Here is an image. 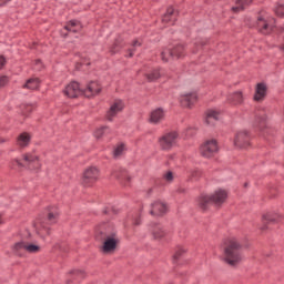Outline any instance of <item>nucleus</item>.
I'll return each mask as SVG.
<instances>
[{
  "label": "nucleus",
  "instance_id": "nucleus-1",
  "mask_svg": "<svg viewBox=\"0 0 284 284\" xmlns=\"http://www.w3.org/2000/svg\"><path fill=\"white\" fill-rule=\"evenodd\" d=\"M241 242L235 236H231L223 242V256L225 263L229 265H239L243 261V255H241Z\"/></svg>",
  "mask_w": 284,
  "mask_h": 284
},
{
  "label": "nucleus",
  "instance_id": "nucleus-2",
  "mask_svg": "<svg viewBox=\"0 0 284 284\" xmlns=\"http://www.w3.org/2000/svg\"><path fill=\"white\" fill-rule=\"evenodd\" d=\"M225 201H227V191L217 189L211 194L201 195L199 199V205L202 210H206L210 203L215 205V207H221Z\"/></svg>",
  "mask_w": 284,
  "mask_h": 284
},
{
  "label": "nucleus",
  "instance_id": "nucleus-3",
  "mask_svg": "<svg viewBox=\"0 0 284 284\" xmlns=\"http://www.w3.org/2000/svg\"><path fill=\"white\" fill-rule=\"evenodd\" d=\"M102 246L100 247L102 254H114L116 252V247H119V235L116 233L111 232L104 234L102 239Z\"/></svg>",
  "mask_w": 284,
  "mask_h": 284
},
{
  "label": "nucleus",
  "instance_id": "nucleus-4",
  "mask_svg": "<svg viewBox=\"0 0 284 284\" xmlns=\"http://www.w3.org/2000/svg\"><path fill=\"white\" fill-rule=\"evenodd\" d=\"M276 26V20L270 17L267 13H261L256 21V29L261 34H270L274 27Z\"/></svg>",
  "mask_w": 284,
  "mask_h": 284
},
{
  "label": "nucleus",
  "instance_id": "nucleus-5",
  "mask_svg": "<svg viewBox=\"0 0 284 284\" xmlns=\"http://www.w3.org/2000/svg\"><path fill=\"white\" fill-rule=\"evenodd\" d=\"M251 140L252 136L250 135V131L240 130L235 133V136L233 139V145L237 150H247Z\"/></svg>",
  "mask_w": 284,
  "mask_h": 284
},
{
  "label": "nucleus",
  "instance_id": "nucleus-6",
  "mask_svg": "<svg viewBox=\"0 0 284 284\" xmlns=\"http://www.w3.org/2000/svg\"><path fill=\"white\" fill-rule=\"evenodd\" d=\"M178 139H179V133H176V131L165 133L159 139L160 148L162 150H172V148L176 145Z\"/></svg>",
  "mask_w": 284,
  "mask_h": 284
},
{
  "label": "nucleus",
  "instance_id": "nucleus-7",
  "mask_svg": "<svg viewBox=\"0 0 284 284\" xmlns=\"http://www.w3.org/2000/svg\"><path fill=\"white\" fill-rule=\"evenodd\" d=\"M99 181V169L94 166L88 168L82 175V185L90 187V185H94Z\"/></svg>",
  "mask_w": 284,
  "mask_h": 284
},
{
  "label": "nucleus",
  "instance_id": "nucleus-8",
  "mask_svg": "<svg viewBox=\"0 0 284 284\" xmlns=\"http://www.w3.org/2000/svg\"><path fill=\"white\" fill-rule=\"evenodd\" d=\"M216 152H219V143L216 140H209L200 148V153L205 159H212Z\"/></svg>",
  "mask_w": 284,
  "mask_h": 284
},
{
  "label": "nucleus",
  "instance_id": "nucleus-9",
  "mask_svg": "<svg viewBox=\"0 0 284 284\" xmlns=\"http://www.w3.org/2000/svg\"><path fill=\"white\" fill-rule=\"evenodd\" d=\"M124 108H125V102H123V100H119V99L114 100L106 112V120L114 121V118L116 116V114L123 112Z\"/></svg>",
  "mask_w": 284,
  "mask_h": 284
},
{
  "label": "nucleus",
  "instance_id": "nucleus-10",
  "mask_svg": "<svg viewBox=\"0 0 284 284\" xmlns=\"http://www.w3.org/2000/svg\"><path fill=\"white\" fill-rule=\"evenodd\" d=\"M179 101L182 108L192 109L194 108V104L196 103V101H199V94H196V92L182 93L180 95Z\"/></svg>",
  "mask_w": 284,
  "mask_h": 284
},
{
  "label": "nucleus",
  "instance_id": "nucleus-11",
  "mask_svg": "<svg viewBox=\"0 0 284 284\" xmlns=\"http://www.w3.org/2000/svg\"><path fill=\"white\" fill-rule=\"evenodd\" d=\"M183 54V45H176L173 49H164L161 52V59L164 62L170 61V57H174L175 59H181V55Z\"/></svg>",
  "mask_w": 284,
  "mask_h": 284
},
{
  "label": "nucleus",
  "instance_id": "nucleus-12",
  "mask_svg": "<svg viewBox=\"0 0 284 284\" xmlns=\"http://www.w3.org/2000/svg\"><path fill=\"white\" fill-rule=\"evenodd\" d=\"M165 121V110L162 108L153 109L149 114V123L152 125H159Z\"/></svg>",
  "mask_w": 284,
  "mask_h": 284
},
{
  "label": "nucleus",
  "instance_id": "nucleus-13",
  "mask_svg": "<svg viewBox=\"0 0 284 284\" xmlns=\"http://www.w3.org/2000/svg\"><path fill=\"white\" fill-rule=\"evenodd\" d=\"M63 93L65 97H69V99H77V97L83 94V90H81V87L78 84V82H71L65 87Z\"/></svg>",
  "mask_w": 284,
  "mask_h": 284
},
{
  "label": "nucleus",
  "instance_id": "nucleus-14",
  "mask_svg": "<svg viewBox=\"0 0 284 284\" xmlns=\"http://www.w3.org/2000/svg\"><path fill=\"white\" fill-rule=\"evenodd\" d=\"M33 227L37 232V235L41 239H45V236H50V227H48V224H45V221L42 219L36 220Z\"/></svg>",
  "mask_w": 284,
  "mask_h": 284
},
{
  "label": "nucleus",
  "instance_id": "nucleus-15",
  "mask_svg": "<svg viewBox=\"0 0 284 284\" xmlns=\"http://www.w3.org/2000/svg\"><path fill=\"white\" fill-rule=\"evenodd\" d=\"M23 161L29 170H39L41 168V162H39V155L34 153L24 154Z\"/></svg>",
  "mask_w": 284,
  "mask_h": 284
},
{
  "label": "nucleus",
  "instance_id": "nucleus-16",
  "mask_svg": "<svg viewBox=\"0 0 284 284\" xmlns=\"http://www.w3.org/2000/svg\"><path fill=\"white\" fill-rule=\"evenodd\" d=\"M150 233L154 241H161V239H164L165 236V229H163V225L159 223H152L150 226Z\"/></svg>",
  "mask_w": 284,
  "mask_h": 284
},
{
  "label": "nucleus",
  "instance_id": "nucleus-17",
  "mask_svg": "<svg viewBox=\"0 0 284 284\" xmlns=\"http://www.w3.org/2000/svg\"><path fill=\"white\" fill-rule=\"evenodd\" d=\"M165 212H168V205L164 202L158 200L151 204L150 214L153 216H162Z\"/></svg>",
  "mask_w": 284,
  "mask_h": 284
},
{
  "label": "nucleus",
  "instance_id": "nucleus-18",
  "mask_svg": "<svg viewBox=\"0 0 284 284\" xmlns=\"http://www.w3.org/2000/svg\"><path fill=\"white\" fill-rule=\"evenodd\" d=\"M112 176L114 179H118V181L122 185H130V174H128V171L125 169H118L112 173Z\"/></svg>",
  "mask_w": 284,
  "mask_h": 284
},
{
  "label": "nucleus",
  "instance_id": "nucleus-19",
  "mask_svg": "<svg viewBox=\"0 0 284 284\" xmlns=\"http://www.w3.org/2000/svg\"><path fill=\"white\" fill-rule=\"evenodd\" d=\"M99 92H101V84L95 81L90 82L88 88L83 90V94L88 99H90L91 97H95V94H99Z\"/></svg>",
  "mask_w": 284,
  "mask_h": 284
},
{
  "label": "nucleus",
  "instance_id": "nucleus-20",
  "mask_svg": "<svg viewBox=\"0 0 284 284\" xmlns=\"http://www.w3.org/2000/svg\"><path fill=\"white\" fill-rule=\"evenodd\" d=\"M267 94V85L265 83H257L255 88L254 101H263Z\"/></svg>",
  "mask_w": 284,
  "mask_h": 284
},
{
  "label": "nucleus",
  "instance_id": "nucleus-21",
  "mask_svg": "<svg viewBox=\"0 0 284 284\" xmlns=\"http://www.w3.org/2000/svg\"><path fill=\"white\" fill-rule=\"evenodd\" d=\"M221 119V113L216 110H209L206 112V124L207 125H216V121Z\"/></svg>",
  "mask_w": 284,
  "mask_h": 284
},
{
  "label": "nucleus",
  "instance_id": "nucleus-22",
  "mask_svg": "<svg viewBox=\"0 0 284 284\" xmlns=\"http://www.w3.org/2000/svg\"><path fill=\"white\" fill-rule=\"evenodd\" d=\"M30 141H32V136L28 132L21 133L17 139V145L19 148H28L30 145Z\"/></svg>",
  "mask_w": 284,
  "mask_h": 284
},
{
  "label": "nucleus",
  "instance_id": "nucleus-23",
  "mask_svg": "<svg viewBox=\"0 0 284 284\" xmlns=\"http://www.w3.org/2000/svg\"><path fill=\"white\" fill-rule=\"evenodd\" d=\"M176 21V11H174V8L170 7L166 10V13L162 18L163 23H170L171 26Z\"/></svg>",
  "mask_w": 284,
  "mask_h": 284
},
{
  "label": "nucleus",
  "instance_id": "nucleus-24",
  "mask_svg": "<svg viewBox=\"0 0 284 284\" xmlns=\"http://www.w3.org/2000/svg\"><path fill=\"white\" fill-rule=\"evenodd\" d=\"M282 217L283 215L276 212H268L262 216V221L263 223H276V221H278V219H282Z\"/></svg>",
  "mask_w": 284,
  "mask_h": 284
},
{
  "label": "nucleus",
  "instance_id": "nucleus-25",
  "mask_svg": "<svg viewBox=\"0 0 284 284\" xmlns=\"http://www.w3.org/2000/svg\"><path fill=\"white\" fill-rule=\"evenodd\" d=\"M267 121V114L265 112H261L255 115L254 126L263 130L265 128V122Z\"/></svg>",
  "mask_w": 284,
  "mask_h": 284
},
{
  "label": "nucleus",
  "instance_id": "nucleus-26",
  "mask_svg": "<svg viewBox=\"0 0 284 284\" xmlns=\"http://www.w3.org/2000/svg\"><path fill=\"white\" fill-rule=\"evenodd\" d=\"M229 103L232 105H241V103H243V92L237 91L229 95Z\"/></svg>",
  "mask_w": 284,
  "mask_h": 284
},
{
  "label": "nucleus",
  "instance_id": "nucleus-27",
  "mask_svg": "<svg viewBox=\"0 0 284 284\" xmlns=\"http://www.w3.org/2000/svg\"><path fill=\"white\" fill-rule=\"evenodd\" d=\"M81 28V22L72 20L64 27V30L65 32H80Z\"/></svg>",
  "mask_w": 284,
  "mask_h": 284
},
{
  "label": "nucleus",
  "instance_id": "nucleus-28",
  "mask_svg": "<svg viewBox=\"0 0 284 284\" xmlns=\"http://www.w3.org/2000/svg\"><path fill=\"white\" fill-rule=\"evenodd\" d=\"M250 3H252V0H237L232 10L233 12H241V10H245L246 6H250Z\"/></svg>",
  "mask_w": 284,
  "mask_h": 284
},
{
  "label": "nucleus",
  "instance_id": "nucleus-29",
  "mask_svg": "<svg viewBox=\"0 0 284 284\" xmlns=\"http://www.w3.org/2000/svg\"><path fill=\"white\" fill-rule=\"evenodd\" d=\"M57 219H59V210L57 206H50L48 212V221L51 223H57Z\"/></svg>",
  "mask_w": 284,
  "mask_h": 284
},
{
  "label": "nucleus",
  "instance_id": "nucleus-30",
  "mask_svg": "<svg viewBox=\"0 0 284 284\" xmlns=\"http://www.w3.org/2000/svg\"><path fill=\"white\" fill-rule=\"evenodd\" d=\"M24 252H28L29 254H39V252H41V246L27 242Z\"/></svg>",
  "mask_w": 284,
  "mask_h": 284
},
{
  "label": "nucleus",
  "instance_id": "nucleus-31",
  "mask_svg": "<svg viewBox=\"0 0 284 284\" xmlns=\"http://www.w3.org/2000/svg\"><path fill=\"white\" fill-rule=\"evenodd\" d=\"M39 79H29L27 83L23 85V88H27V90H38L39 89Z\"/></svg>",
  "mask_w": 284,
  "mask_h": 284
},
{
  "label": "nucleus",
  "instance_id": "nucleus-32",
  "mask_svg": "<svg viewBox=\"0 0 284 284\" xmlns=\"http://www.w3.org/2000/svg\"><path fill=\"white\" fill-rule=\"evenodd\" d=\"M148 81H156L158 79H161V70L153 69L151 72L146 74Z\"/></svg>",
  "mask_w": 284,
  "mask_h": 284
},
{
  "label": "nucleus",
  "instance_id": "nucleus-33",
  "mask_svg": "<svg viewBox=\"0 0 284 284\" xmlns=\"http://www.w3.org/2000/svg\"><path fill=\"white\" fill-rule=\"evenodd\" d=\"M174 179H176V174L172 171H166L163 174V181H165V183H173Z\"/></svg>",
  "mask_w": 284,
  "mask_h": 284
},
{
  "label": "nucleus",
  "instance_id": "nucleus-34",
  "mask_svg": "<svg viewBox=\"0 0 284 284\" xmlns=\"http://www.w3.org/2000/svg\"><path fill=\"white\" fill-rule=\"evenodd\" d=\"M26 245L27 242H18L13 245L12 250L16 254H19L22 250L26 252Z\"/></svg>",
  "mask_w": 284,
  "mask_h": 284
},
{
  "label": "nucleus",
  "instance_id": "nucleus-35",
  "mask_svg": "<svg viewBox=\"0 0 284 284\" xmlns=\"http://www.w3.org/2000/svg\"><path fill=\"white\" fill-rule=\"evenodd\" d=\"M183 254H185V248L183 246H179L176 250H175V253L173 254V261H178V258L180 256H183Z\"/></svg>",
  "mask_w": 284,
  "mask_h": 284
},
{
  "label": "nucleus",
  "instance_id": "nucleus-36",
  "mask_svg": "<svg viewBox=\"0 0 284 284\" xmlns=\"http://www.w3.org/2000/svg\"><path fill=\"white\" fill-rule=\"evenodd\" d=\"M121 50V41L116 40L115 43L110 48V53L111 54H116Z\"/></svg>",
  "mask_w": 284,
  "mask_h": 284
},
{
  "label": "nucleus",
  "instance_id": "nucleus-37",
  "mask_svg": "<svg viewBox=\"0 0 284 284\" xmlns=\"http://www.w3.org/2000/svg\"><path fill=\"white\" fill-rule=\"evenodd\" d=\"M123 152H125V145L120 144L114 149L113 154H114V156H121V154H123Z\"/></svg>",
  "mask_w": 284,
  "mask_h": 284
},
{
  "label": "nucleus",
  "instance_id": "nucleus-38",
  "mask_svg": "<svg viewBox=\"0 0 284 284\" xmlns=\"http://www.w3.org/2000/svg\"><path fill=\"white\" fill-rule=\"evenodd\" d=\"M32 110H34V106H33V105H31V104H24V105L22 106V114L28 115V114H30V112H32Z\"/></svg>",
  "mask_w": 284,
  "mask_h": 284
},
{
  "label": "nucleus",
  "instance_id": "nucleus-39",
  "mask_svg": "<svg viewBox=\"0 0 284 284\" xmlns=\"http://www.w3.org/2000/svg\"><path fill=\"white\" fill-rule=\"evenodd\" d=\"M105 132H108V126H101L100 129H98L95 131L97 139H101V136H103V134H105Z\"/></svg>",
  "mask_w": 284,
  "mask_h": 284
},
{
  "label": "nucleus",
  "instance_id": "nucleus-40",
  "mask_svg": "<svg viewBox=\"0 0 284 284\" xmlns=\"http://www.w3.org/2000/svg\"><path fill=\"white\" fill-rule=\"evenodd\" d=\"M275 14L277 17H284V4H277L275 8Z\"/></svg>",
  "mask_w": 284,
  "mask_h": 284
},
{
  "label": "nucleus",
  "instance_id": "nucleus-41",
  "mask_svg": "<svg viewBox=\"0 0 284 284\" xmlns=\"http://www.w3.org/2000/svg\"><path fill=\"white\" fill-rule=\"evenodd\" d=\"M190 174H191L192 179H199V176H201V171H199V170H191Z\"/></svg>",
  "mask_w": 284,
  "mask_h": 284
},
{
  "label": "nucleus",
  "instance_id": "nucleus-42",
  "mask_svg": "<svg viewBox=\"0 0 284 284\" xmlns=\"http://www.w3.org/2000/svg\"><path fill=\"white\" fill-rule=\"evenodd\" d=\"M7 84H8V77L6 75L0 77V88H3Z\"/></svg>",
  "mask_w": 284,
  "mask_h": 284
},
{
  "label": "nucleus",
  "instance_id": "nucleus-43",
  "mask_svg": "<svg viewBox=\"0 0 284 284\" xmlns=\"http://www.w3.org/2000/svg\"><path fill=\"white\" fill-rule=\"evenodd\" d=\"M43 68V64L41 63V60L36 61V70H41Z\"/></svg>",
  "mask_w": 284,
  "mask_h": 284
},
{
  "label": "nucleus",
  "instance_id": "nucleus-44",
  "mask_svg": "<svg viewBox=\"0 0 284 284\" xmlns=\"http://www.w3.org/2000/svg\"><path fill=\"white\" fill-rule=\"evenodd\" d=\"M12 165H18V168H23V164H21V161L17 159L12 161Z\"/></svg>",
  "mask_w": 284,
  "mask_h": 284
},
{
  "label": "nucleus",
  "instance_id": "nucleus-45",
  "mask_svg": "<svg viewBox=\"0 0 284 284\" xmlns=\"http://www.w3.org/2000/svg\"><path fill=\"white\" fill-rule=\"evenodd\" d=\"M6 65V58L0 57V70Z\"/></svg>",
  "mask_w": 284,
  "mask_h": 284
},
{
  "label": "nucleus",
  "instance_id": "nucleus-46",
  "mask_svg": "<svg viewBox=\"0 0 284 284\" xmlns=\"http://www.w3.org/2000/svg\"><path fill=\"white\" fill-rule=\"evenodd\" d=\"M192 134H194V129L189 128V129L186 130V136H192Z\"/></svg>",
  "mask_w": 284,
  "mask_h": 284
},
{
  "label": "nucleus",
  "instance_id": "nucleus-47",
  "mask_svg": "<svg viewBox=\"0 0 284 284\" xmlns=\"http://www.w3.org/2000/svg\"><path fill=\"white\" fill-rule=\"evenodd\" d=\"M132 45H133V48H139V47H141V41L134 40Z\"/></svg>",
  "mask_w": 284,
  "mask_h": 284
},
{
  "label": "nucleus",
  "instance_id": "nucleus-48",
  "mask_svg": "<svg viewBox=\"0 0 284 284\" xmlns=\"http://www.w3.org/2000/svg\"><path fill=\"white\" fill-rule=\"evenodd\" d=\"M74 274H75L77 276H83V271L77 270V271H74Z\"/></svg>",
  "mask_w": 284,
  "mask_h": 284
},
{
  "label": "nucleus",
  "instance_id": "nucleus-49",
  "mask_svg": "<svg viewBox=\"0 0 284 284\" xmlns=\"http://www.w3.org/2000/svg\"><path fill=\"white\" fill-rule=\"evenodd\" d=\"M8 1H10V0H0V6H6V3H8Z\"/></svg>",
  "mask_w": 284,
  "mask_h": 284
},
{
  "label": "nucleus",
  "instance_id": "nucleus-50",
  "mask_svg": "<svg viewBox=\"0 0 284 284\" xmlns=\"http://www.w3.org/2000/svg\"><path fill=\"white\" fill-rule=\"evenodd\" d=\"M134 55V49H130L129 50V57H133Z\"/></svg>",
  "mask_w": 284,
  "mask_h": 284
},
{
  "label": "nucleus",
  "instance_id": "nucleus-51",
  "mask_svg": "<svg viewBox=\"0 0 284 284\" xmlns=\"http://www.w3.org/2000/svg\"><path fill=\"white\" fill-rule=\"evenodd\" d=\"M178 192H179L180 194H183V193H185V189H179Z\"/></svg>",
  "mask_w": 284,
  "mask_h": 284
},
{
  "label": "nucleus",
  "instance_id": "nucleus-52",
  "mask_svg": "<svg viewBox=\"0 0 284 284\" xmlns=\"http://www.w3.org/2000/svg\"><path fill=\"white\" fill-rule=\"evenodd\" d=\"M0 225H3V217L0 215Z\"/></svg>",
  "mask_w": 284,
  "mask_h": 284
},
{
  "label": "nucleus",
  "instance_id": "nucleus-53",
  "mask_svg": "<svg viewBox=\"0 0 284 284\" xmlns=\"http://www.w3.org/2000/svg\"><path fill=\"white\" fill-rule=\"evenodd\" d=\"M141 222L139 221V220H136L135 222H134V225H139Z\"/></svg>",
  "mask_w": 284,
  "mask_h": 284
},
{
  "label": "nucleus",
  "instance_id": "nucleus-54",
  "mask_svg": "<svg viewBox=\"0 0 284 284\" xmlns=\"http://www.w3.org/2000/svg\"><path fill=\"white\" fill-rule=\"evenodd\" d=\"M62 34H63V37H68V33H65V32H63V31H62Z\"/></svg>",
  "mask_w": 284,
  "mask_h": 284
},
{
  "label": "nucleus",
  "instance_id": "nucleus-55",
  "mask_svg": "<svg viewBox=\"0 0 284 284\" xmlns=\"http://www.w3.org/2000/svg\"><path fill=\"white\" fill-rule=\"evenodd\" d=\"M113 213H115L116 211L114 209H112Z\"/></svg>",
  "mask_w": 284,
  "mask_h": 284
}]
</instances>
